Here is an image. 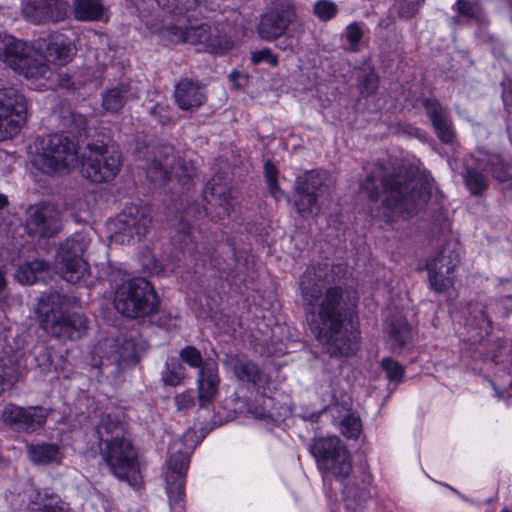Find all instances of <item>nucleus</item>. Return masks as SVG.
I'll return each instance as SVG.
<instances>
[{"instance_id":"864d4df0","label":"nucleus","mask_w":512,"mask_h":512,"mask_svg":"<svg viewBox=\"0 0 512 512\" xmlns=\"http://www.w3.org/2000/svg\"><path fill=\"white\" fill-rule=\"evenodd\" d=\"M342 432L348 438H357L361 432V421L357 417L347 416L342 421Z\"/></svg>"},{"instance_id":"a211bd4d","label":"nucleus","mask_w":512,"mask_h":512,"mask_svg":"<svg viewBox=\"0 0 512 512\" xmlns=\"http://www.w3.org/2000/svg\"><path fill=\"white\" fill-rule=\"evenodd\" d=\"M64 0H27L22 4V15L34 24L62 21L68 14Z\"/></svg>"},{"instance_id":"a19ab883","label":"nucleus","mask_w":512,"mask_h":512,"mask_svg":"<svg viewBox=\"0 0 512 512\" xmlns=\"http://www.w3.org/2000/svg\"><path fill=\"white\" fill-rule=\"evenodd\" d=\"M463 177L465 185L472 195H482L487 189V179L480 171L467 167Z\"/></svg>"},{"instance_id":"09e8293b","label":"nucleus","mask_w":512,"mask_h":512,"mask_svg":"<svg viewBox=\"0 0 512 512\" xmlns=\"http://www.w3.org/2000/svg\"><path fill=\"white\" fill-rule=\"evenodd\" d=\"M382 368L385 371L386 377L389 379V381L398 383L404 376L403 366L392 358H384L382 360Z\"/></svg>"},{"instance_id":"4c0bfd02","label":"nucleus","mask_w":512,"mask_h":512,"mask_svg":"<svg viewBox=\"0 0 512 512\" xmlns=\"http://www.w3.org/2000/svg\"><path fill=\"white\" fill-rule=\"evenodd\" d=\"M185 377V367L177 359L166 361L165 368L161 372V379L165 385L177 386Z\"/></svg>"},{"instance_id":"72a5a7b5","label":"nucleus","mask_w":512,"mask_h":512,"mask_svg":"<svg viewBox=\"0 0 512 512\" xmlns=\"http://www.w3.org/2000/svg\"><path fill=\"white\" fill-rule=\"evenodd\" d=\"M233 372L237 379L243 382L256 384L261 379V372L258 366L244 357L234 359Z\"/></svg>"},{"instance_id":"393cba45","label":"nucleus","mask_w":512,"mask_h":512,"mask_svg":"<svg viewBox=\"0 0 512 512\" xmlns=\"http://www.w3.org/2000/svg\"><path fill=\"white\" fill-rule=\"evenodd\" d=\"M460 263V251L456 244L447 242L432 256L427 264V271L445 270V273H454Z\"/></svg>"},{"instance_id":"c9c22d12","label":"nucleus","mask_w":512,"mask_h":512,"mask_svg":"<svg viewBox=\"0 0 512 512\" xmlns=\"http://www.w3.org/2000/svg\"><path fill=\"white\" fill-rule=\"evenodd\" d=\"M47 269V263L41 260H34L19 267L16 272V279L23 285H32L39 279V274Z\"/></svg>"},{"instance_id":"6e6d98bb","label":"nucleus","mask_w":512,"mask_h":512,"mask_svg":"<svg viewBox=\"0 0 512 512\" xmlns=\"http://www.w3.org/2000/svg\"><path fill=\"white\" fill-rule=\"evenodd\" d=\"M343 495L347 502V507H352V502H359L364 499V491L359 490L354 483L346 482L343 487Z\"/></svg>"},{"instance_id":"f3484780","label":"nucleus","mask_w":512,"mask_h":512,"mask_svg":"<svg viewBox=\"0 0 512 512\" xmlns=\"http://www.w3.org/2000/svg\"><path fill=\"white\" fill-rule=\"evenodd\" d=\"M184 43L202 45L207 52L215 54H224L233 45L232 40L226 34L212 29L206 23L188 26Z\"/></svg>"},{"instance_id":"5701e85b","label":"nucleus","mask_w":512,"mask_h":512,"mask_svg":"<svg viewBox=\"0 0 512 512\" xmlns=\"http://www.w3.org/2000/svg\"><path fill=\"white\" fill-rule=\"evenodd\" d=\"M93 436L97 439L100 447L125 438L126 431L123 422L117 415L103 414L93 428Z\"/></svg>"},{"instance_id":"e433bc0d","label":"nucleus","mask_w":512,"mask_h":512,"mask_svg":"<svg viewBox=\"0 0 512 512\" xmlns=\"http://www.w3.org/2000/svg\"><path fill=\"white\" fill-rule=\"evenodd\" d=\"M19 379V370L11 357H0V394L5 386H13Z\"/></svg>"},{"instance_id":"bf43d9fd","label":"nucleus","mask_w":512,"mask_h":512,"mask_svg":"<svg viewBox=\"0 0 512 512\" xmlns=\"http://www.w3.org/2000/svg\"><path fill=\"white\" fill-rule=\"evenodd\" d=\"M60 503L61 501L58 497H56V499L52 498L49 503H45L37 508H32L31 512H70L68 508L64 507V505Z\"/></svg>"},{"instance_id":"c756f323","label":"nucleus","mask_w":512,"mask_h":512,"mask_svg":"<svg viewBox=\"0 0 512 512\" xmlns=\"http://www.w3.org/2000/svg\"><path fill=\"white\" fill-rule=\"evenodd\" d=\"M89 244L90 240L87 236L82 233H75L61 244L58 258L62 259V261L84 259L83 255Z\"/></svg>"},{"instance_id":"1a4fd4ad","label":"nucleus","mask_w":512,"mask_h":512,"mask_svg":"<svg viewBox=\"0 0 512 512\" xmlns=\"http://www.w3.org/2000/svg\"><path fill=\"white\" fill-rule=\"evenodd\" d=\"M88 150L82 163L83 176L94 183L113 180L120 171L119 152L103 144H89Z\"/></svg>"},{"instance_id":"6ab92c4d","label":"nucleus","mask_w":512,"mask_h":512,"mask_svg":"<svg viewBox=\"0 0 512 512\" xmlns=\"http://www.w3.org/2000/svg\"><path fill=\"white\" fill-rule=\"evenodd\" d=\"M422 106L431 121L438 139L444 144H452L456 138V131L448 108L442 106L435 98H424Z\"/></svg>"},{"instance_id":"79ce46f5","label":"nucleus","mask_w":512,"mask_h":512,"mask_svg":"<svg viewBox=\"0 0 512 512\" xmlns=\"http://www.w3.org/2000/svg\"><path fill=\"white\" fill-rule=\"evenodd\" d=\"M180 359L191 368L202 369L207 360H203L201 352L192 345L185 346L179 352Z\"/></svg>"},{"instance_id":"8fccbe9b","label":"nucleus","mask_w":512,"mask_h":512,"mask_svg":"<svg viewBox=\"0 0 512 512\" xmlns=\"http://www.w3.org/2000/svg\"><path fill=\"white\" fill-rule=\"evenodd\" d=\"M338 11L337 5L330 0H319L314 5L315 15L323 21L332 19Z\"/></svg>"},{"instance_id":"b1692460","label":"nucleus","mask_w":512,"mask_h":512,"mask_svg":"<svg viewBox=\"0 0 512 512\" xmlns=\"http://www.w3.org/2000/svg\"><path fill=\"white\" fill-rule=\"evenodd\" d=\"M105 346L113 349L111 355L101 357L100 366L102 368L108 365L121 367L123 365L136 364L138 361L136 344L133 340H124L120 345L114 341H106Z\"/></svg>"},{"instance_id":"7c9ffc66","label":"nucleus","mask_w":512,"mask_h":512,"mask_svg":"<svg viewBox=\"0 0 512 512\" xmlns=\"http://www.w3.org/2000/svg\"><path fill=\"white\" fill-rule=\"evenodd\" d=\"M104 6L101 0H74L73 14L78 21L94 22L102 18Z\"/></svg>"},{"instance_id":"f704fd0d","label":"nucleus","mask_w":512,"mask_h":512,"mask_svg":"<svg viewBox=\"0 0 512 512\" xmlns=\"http://www.w3.org/2000/svg\"><path fill=\"white\" fill-rule=\"evenodd\" d=\"M59 454V447L53 443L31 445L28 448L29 459L40 465H46L54 461Z\"/></svg>"},{"instance_id":"39448f33","label":"nucleus","mask_w":512,"mask_h":512,"mask_svg":"<svg viewBox=\"0 0 512 512\" xmlns=\"http://www.w3.org/2000/svg\"><path fill=\"white\" fill-rule=\"evenodd\" d=\"M158 297L145 278L122 282L114 292L113 305L125 317L136 319L151 315L157 310Z\"/></svg>"},{"instance_id":"9d476101","label":"nucleus","mask_w":512,"mask_h":512,"mask_svg":"<svg viewBox=\"0 0 512 512\" xmlns=\"http://www.w3.org/2000/svg\"><path fill=\"white\" fill-rule=\"evenodd\" d=\"M144 169L148 180L158 185L166 183L171 174L188 180H191L194 175L193 167L177 158L174 147L171 145L157 147Z\"/></svg>"},{"instance_id":"f8f14e48","label":"nucleus","mask_w":512,"mask_h":512,"mask_svg":"<svg viewBox=\"0 0 512 512\" xmlns=\"http://www.w3.org/2000/svg\"><path fill=\"white\" fill-rule=\"evenodd\" d=\"M296 19V6L292 0H273L261 15L257 32L263 40L274 41L283 36Z\"/></svg>"},{"instance_id":"2f4dec72","label":"nucleus","mask_w":512,"mask_h":512,"mask_svg":"<svg viewBox=\"0 0 512 512\" xmlns=\"http://www.w3.org/2000/svg\"><path fill=\"white\" fill-rule=\"evenodd\" d=\"M47 53L59 65L70 62L76 53L75 45L69 38L58 36L47 47Z\"/></svg>"},{"instance_id":"412c9836","label":"nucleus","mask_w":512,"mask_h":512,"mask_svg":"<svg viewBox=\"0 0 512 512\" xmlns=\"http://www.w3.org/2000/svg\"><path fill=\"white\" fill-rule=\"evenodd\" d=\"M196 384L200 408H209L218 394L220 384L216 361L207 360L202 369L198 371Z\"/></svg>"},{"instance_id":"603ef678","label":"nucleus","mask_w":512,"mask_h":512,"mask_svg":"<svg viewBox=\"0 0 512 512\" xmlns=\"http://www.w3.org/2000/svg\"><path fill=\"white\" fill-rule=\"evenodd\" d=\"M363 37V31L360 25L356 22L351 23L345 32V38L347 42L350 44V50L353 52L358 51V44Z\"/></svg>"},{"instance_id":"bb28decb","label":"nucleus","mask_w":512,"mask_h":512,"mask_svg":"<svg viewBox=\"0 0 512 512\" xmlns=\"http://www.w3.org/2000/svg\"><path fill=\"white\" fill-rule=\"evenodd\" d=\"M16 72L27 79L47 78L51 74L50 66L46 57L32 47V52L23 59Z\"/></svg>"},{"instance_id":"dca6fc26","label":"nucleus","mask_w":512,"mask_h":512,"mask_svg":"<svg viewBox=\"0 0 512 512\" xmlns=\"http://www.w3.org/2000/svg\"><path fill=\"white\" fill-rule=\"evenodd\" d=\"M193 436L192 432H186L183 440L174 441L169 447L167 460L168 470L165 473L166 486L185 485V476L188 470L190 454L194 445H187V441Z\"/></svg>"},{"instance_id":"052dcab7","label":"nucleus","mask_w":512,"mask_h":512,"mask_svg":"<svg viewBox=\"0 0 512 512\" xmlns=\"http://www.w3.org/2000/svg\"><path fill=\"white\" fill-rule=\"evenodd\" d=\"M175 403L179 411H185L195 405V399L192 392L187 391L175 397Z\"/></svg>"},{"instance_id":"a878e982","label":"nucleus","mask_w":512,"mask_h":512,"mask_svg":"<svg viewBox=\"0 0 512 512\" xmlns=\"http://www.w3.org/2000/svg\"><path fill=\"white\" fill-rule=\"evenodd\" d=\"M133 97L128 83H117L102 92V108L107 113H118Z\"/></svg>"},{"instance_id":"e2e57ef3","label":"nucleus","mask_w":512,"mask_h":512,"mask_svg":"<svg viewBox=\"0 0 512 512\" xmlns=\"http://www.w3.org/2000/svg\"><path fill=\"white\" fill-rule=\"evenodd\" d=\"M415 11H416V6H415L414 1H409V8L407 11H405L403 3H400V5H399V13L403 17H410L411 15H413L415 13Z\"/></svg>"},{"instance_id":"5fc2aeb1","label":"nucleus","mask_w":512,"mask_h":512,"mask_svg":"<svg viewBox=\"0 0 512 512\" xmlns=\"http://www.w3.org/2000/svg\"><path fill=\"white\" fill-rule=\"evenodd\" d=\"M251 61L257 65L262 62H267L270 66L276 67L278 65V57L273 54L269 48L257 50L251 54Z\"/></svg>"},{"instance_id":"680f3d73","label":"nucleus","mask_w":512,"mask_h":512,"mask_svg":"<svg viewBox=\"0 0 512 512\" xmlns=\"http://www.w3.org/2000/svg\"><path fill=\"white\" fill-rule=\"evenodd\" d=\"M179 229V242L183 249H186L191 241V226L188 223L182 222Z\"/></svg>"},{"instance_id":"774afa93","label":"nucleus","mask_w":512,"mask_h":512,"mask_svg":"<svg viewBox=\"0 0 512 512\" xmlns=\"http://www.w3.org/2000/svg\"><path fill=\"white\" fill-rule=\"evenodd\" d=\"M451 20H452V22H453L454 24H458V23L460 22V19H459V17H458V16H454V17H452V19H451Z\"/></svg>"},{"instance_id":"423d86ee","label":"nucleus","mask_w":512,"mask_h":512,"mask_svg":"<svg viewBox=\"0 0 512 512\" xmlns=\"http://www.w3.org/2000/svg\"><path fill=\"white\" fill-rule=\"evenodd\" d=\"M310 452L325 477L331 475L341 483L349 479L353 472V462L340 438L332 436L316 439Z\"/></svg>"},{"instance_id":"4d7b16f0","label":"nucleus","mask_w":512,"mask_h":512,"mask_svg":"<svg viewBox=\"0 0 512 512\" xmlns=\"http://www.w3.org/2000/svg\"><path fill=\"white\" fill-rule=\"evenodd\" d=\"M265 178L269 192L276 197L277 192H279V187L277 184V171L274 165L269 162L265 164Z\"/></svg>"},{"instance_id":"4468645a","label":"nucleus","mask_w":512,"mask_h":512,"mask_svg":"<svg viewBox=\"0 0 512 512\" xmlns=\"http://www.w3.org/2000/svg\"><path fill=\"white\" fill-rule=\"evenodd\" d=\"M151 217L147 208L137 204H129L117 215L115 221V237L124 242L135 238L140 240L147 233Z\"/></svg>"},{"instance_id":"58836bf2","label":"nucleus","mask_w":512,"mask_h":512,"mask_svg":"<svg viewBox=\"0 0 512 512\" xmlns=\"http://www.w3.org/2000/svg\"><path fill=\"white\" fill-rule=\"evenodd\" d=\"M431 289L438 294H449L454 285L453 273H445V270L428 271Z\"/></svg>"},{"instance_id":"49530a36","label":"nucleus","mask_w":512,"mask_h":512,"mask_svg":"<svg viewBox=\"0 0 512 512\" xmlns=\"http://www.w3.org/2000/svg\"><path fill=\"white\" fill-rule=\"evenodd\" d=\"M187 27L184 23H181V19H178V23L165 26L162 34L172 43H184Z\"/></svg>"},{"instance_id":"3c124183","label":"nucleus","mask_w":512,"mask_h":512,"mask_svg":"<svg viewBox=\"0 0 512 512\" xmlns=\"http://www.w3.org/2000/svg\"><path fill=\"white\" fill-rule=\"evenodd\" d=\"M455 7L459 15L468 19L477 18L481 13L480 5L477 2L458 0Z\"/></svg>"},{"instance_id":"0e129e2a","label":"nucleus","mask_w":512,"mask_h":512,"mask_svg":"<svg viewBox=\"0 0 512 512\" xmlns=\"http://www.w3.org/2000/svg\"><path fill=\"white\" fill-rule=\"evenodd\" d=\"M503 100L505 104H508V101L512 102V81H508L507 88L503 92Z\"/></svg>"},{"instance_id":"cd10ccee","label":"nucleus","mask_w":512,"mask_h":512,"mask_svg":"<svg viewBox=\"0 0 512 512\" xmlns=\"http://www.w3.org/2000/svg\"><path fill=\"white\" fill-rule=\"evenodd\" d=\"M203 197L211 205H219L222 209L221 216H229L233 210L232 195L230 189L217 182L216 178L210 180L203 190Z\"/></svg>"},{"instance_id":"f257e3e1","label":"nucleus","mask_w":512,"mask_h":512,"mask_svg":"<svg viewBox=\"0 0 512 512\" xmlns=\"http://www.w3.org/2000/svg\"><path fill=\"white\" fill-rule=\"evenodd\" d=\"M341 271L328 262L307 267L299 278L303 306L311 332L324 352L334 358L351 357L359 347L360 331L344 298L335 284Z\"/></svg>"},{"instance_id":"13d9d810","label":"nucleus","mask_w":512,"mask_h":512,"mask_svg":"<svg viewBox=\"0 0 512 512\" xmlns=\"http://www.w3.org/2000/svg\"><path fill=\"white\" fill-rule=\"evenodd\" d=\"M169 113V107L162 105V104H155L150 109V115L155 117L156 120L161 123L162 125H167L171 122V118L168 115Z\"/></svg>"},{"instance_id":"7ed1b4c3","label":"nucleus","mask_w":512,"mask_h":512,"mask_svg":"<svg viewBox=\"0 0 512 512\" xmlns=\"http://www.w3.org/2000/svg\"><path fill=\"white\" fill-rule=\"evenodd\" d=\"M50 308L40 319L41 327L53 338L62 342L83 337L88 329V319L80 311H70L69 307L77 303L75 297L54 292L47 297Z\"/></svg>"},{"instance_id":"2eb2a0df","label":"nucleus","mask_w":512,"mask_h":512,"mask_svg":"<svg viewBox=\"0 0 512 512\" xmlns=\"http://www.w3.org/2000/svg\"><path fill=\"white\" fill-rule=\"evenodd\" d=\"M47 416L46 410L42 407L23 408L8 404L2 411V418L6 425L26 433H32L44 427Z\"/></svg>"},{"instance_id":"473e14b6","label":"nucleus","mask_w":512,"mask_h":512,"mask_svg":"<svg viewBox=\"0 0 512 512\" xmlns=\"http://www.w3.org/2000/svg\"><path fill=\"white\" fill-rule=\"evenodd\" d=\"M59 269L64 280L76 284L89 275L88 263L84 259H59Z\"/></svg>"},{"instance_id":"f03ea898","label":"nucleus","mask_w":512,"mask_h":512,"mask_svg":"<svg viewBox=\"0 0 512 512\" xmlns=\"http://www.w3.org/2000/svg\"><path fill=\"white\" fill-rule=\"evenodd\" d=\"M360 191L370 202H380L384 216L389 218H409L422 210L431 197L427 183L414 177L390 173L380 163L371 166L360 184Z\"/></svg>"},{"instance_id":"c85d7f7f","label":"nucleus","mask_w":512,"mask_h":512,"mask_svg":"<svg viewBox=\"0 0 512 512\" xmlns=\"http://www.w3.org/2000/svg\"><path fill=\"white\" fill-rule=\"evenodd\" d=\"M492 322L486 313V305L481 302H470L467 305L465 314V325L478 330L477 336L482 339L488 336Z\"/></svg>"},{"instance_id":"9b49d317","label":"nucleus","mask_w":512,"mask_h":512,"mask_svg":"<svg viewBox=\"0 0 512 512\" xmlns=\"http://www.w3.org/2000/svg\"><path fill=\"white\" fill-rule=\"evenodd\" d=\"M28 104L14 87L0 89V140L17 135L27 120Z\"/></svg>"},{"instance_id":"ddd939ff","label":"nucleus","mask_w":512,"mask_h":512,"mask_svg":"<svg viewBox=\"0 0 512 512\" xmlns=\"http://www.w3.org/2000/svg\"><path fill=\"white\" fill-rule=\"evenodd\" d=\"M25 227L30 236L51 238L61 230V213L51 203L30 205L25 211Z\"/></svg>"},{"instance_id":"69168bd1","label":"nucleus","mask_w":512,"mask_h":512,"mask_svg":"<svg viewBox=\"0 0 512 512\" xmlns=\"http://www.w3.org/2000/svg\"><path fill=\"white\" fill-rule=\"evenodd\" d=\"M39 357H41L42 359H44V360L47 362V363H45V364H40V367H42V370H43V371L48 370V368H49V367H50V365H51V362H50V353H49L47 350H45V351H43V352L39 355Z\"/></svg>"},{"instance_id":"de8ad7c7","label":"nucleus","mask_w":512,"mask_h":512,"mask_svg":"<svg viewBox=\"0 0 512 512\" xmlns=\"http://www.w3.org/2000/svg\"><path fill=\"white\" fill-rule=\"evenodd\" d=\"M489 171L491 172L492 176L500 181L505 182L509 179V169L508 166L504 163L503 159L499 156H493L489 159L488 162Z\"/></svg>"},{"instance_id":"c03bdc74","label":"nucleus","mask_w":512,"mask_h":512,"mask_svg":"<svg viewBox=\"0 0 512 512\" xmlns=\"http://www.w3.org/2000/svg\"><path fill=\"white\" fill-rule=\"evenodd\" d=\"M184 486L182 484L166 486L171 512H185Z\"/></svg>"},{"instance_id":"37998d69","label":"nucleus","mask_w":512,"mask_h":512,"mask_svg":"<svg viewBox=\"0 0 512 512\" xmlns=\"http://www.w3.org/2000/svg\"><path fill=\"white\" fill-rule=\"evenodd\" d=\"M358 88L361 94L372 95L378 89V75L374 70L363 71L358 76Z\"/></svg>"},{"instance_id":"aec40b11","label":"nucleus","mask_w":512,"mask_h":512,"mask_svg":"<svg viewBox=\"0 0 512 512\" xmlns=\"http://www.w3.org/2000/svg\"><path fill=\"white\" fill-rule=\"evenodd\" d=\"M173 97L182 111H195L207 100L205 86L188 77H182L175 83Z\"/></svg>"},{"instance_id":"a18cd8bd","label":"nucleus","mask_w":512,"mask_h":512,"mask_svg":"<svg viewBox=\"0 0 512 512\" xmlns=\"http://www.w3.org/2000/svg\"><path fill=\"white\" fill-rule=\"evenodd\" d=\"M163 7L170 13L181 15L184 12L192 10L200 5L203 0H165Z\"/></svg>"},{"instance_id":"ea45409f","label":"nucleus","mask_w":512,"mask_h":512,"mask_svg":"<svg viewBox=\"0 0 512 512\" xmlns=\"http://www.w3.org/2000/svg\"><path fill=\"white\" fill-rule=\"evenodd\" d=\"M390 338L398 346H404L410 339L411 329L405 319L398 317L392 319L388 324Z\"/></svg>"},{"instance_id":"338daca9","label":"nucleus","mask_w":512,"mask_h":512,"mask_svg":"<svg viewBox=\"0 0 512 512\" xmlns=\"http://www.w3.org/2000/svg\"><path fill=\"white\" fill-rule=\"evenodd\" d=\"M8 205V198L4 194H0V209Z\"/></svg>"},{"instance_id":"6e6552de","label":"nucleus","mask_w":512,"mask_h":512,"mask_svg":"<svg viewBox=\"0 0 512 512\" xmlns=\"http://www.w3.org/2000/svg\"><path fill=\"white\" fill-rule=\"evenodd\" d=\"M99 449L103 460L115 477L130 485L138 483L140 475L137 453L127 437L100 446Z\"/></svg>"},{"instance_id":"20e7f679","label":"nucleus","mask_w":512,"mask_h":512,"mask_svg":"<svg viewBox=\"0 0 512 512\" xmlns=\"http://www.w3.org/2000/svg\"><path fill=\"white\" fill-rule=\"evenodd\" d=\"M35 146L33 165L45 174L67 173L78 162L77 145L63 134L39 137Z\"/></svg>"},{"instance_id":"4be33fe9","label":"nucleus","mask_w":512,"mask_h":512,"mask_svg":"<svg viewBox=\"0 0 512 512\" xmlns=\"http://www.w3.org/2000/svg\"><path fill=\"white\" fill-rule=\"evenodd\" d=\"M32 45L8 34H0V60L16 71L23 59L32 52Z\"/></svg>"},{"instance_id":"0eeeda50","label":"nucleus","mask_w":512,"mask_h":512,"mask_svg":"<svg viewBox=\"0 0 512 512\" xmlns=\"http://www.w3.org/2000/svg\"><path fill=\"white\" fill-rule=\"evenodd\" d=\"M332 177L322 170H312L295 181L293 201L298 214L308 218L320 213L318 199L329 192Z\"/></svg>"}]
</instances>
